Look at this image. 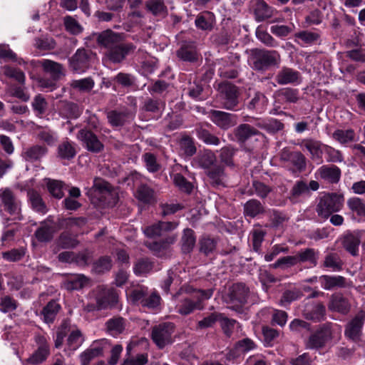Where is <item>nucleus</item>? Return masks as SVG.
I'll return each mask as SVG.
<instances>
[{"label":"nucleus","mask_w":365,"mask_h":365,"mask_svg":"<svg viewBox=\"0 0 365 365\" xmlns=\"http://www.w3.org/2000/svg\"><path fill=\"white\" fill-rule=\"evenodd\" d=\"M280 61L278 51L263 48L251 49L248 58L251 68L257 71H265L272 66H278Z\"/></svg>","instance_id":"nucleus-1"},{"label":"nucleus","mask_w":365,"mask_h":365,"mask_svg":"<svg viewBox=\"0 0 365 365\" xmlns=\"http://www.w3.org/2000/svg\"><path fill=\"white\" fill-rule=\"evenodd\" d=\"M344 203V197L342 194L324 193L319 197L315 210L319 217L328 219L333 213L339 212Z\"/></svg>","instance_id":"nucleus-2"},{"label":"nucleus","mask_w":365,"mask_h":365,"mask_svg":"<svg viewBox=\"0 0 365 365\" xmlns=\"http://www.w3.org/2000/svg\"><path fill=\"white\" fill-rule=\"evenodd\" d=\"M213 294L212 289H199L192 297H182L176 305V312L182 315L187 316L195 310L203 309L202 301L210 299Z\"/></svg>","instance_id":"nucleus-3"},{"label":"nucleus","mask_w":365,"mask_h":365,"mask_svg":"<svg viewBox=\"0 0 365 365\" xmlns=\"http://www.w3.org/2000/svg\"><path fill=\"white\" fill-rule=\"evenodd\" d=\"M129 296L133 304L154 311L160 309L162 299L157 291L149 292L148 287L140 286L133 289Z\"/></svg>","instance_id":"nucleus-4"},{"label":"nucleus","mask_w":365,"mask_h":365,"mask_svg":"<svg viewBox=\"0 0 365 365\" xmlns=\"http://www.w3.org/2000/svg\"><path fill=\"white\" fill-rule=\"evenodd\" d=\"M0 206L13 217V220H23L21 202L10 188L0 189Z\"/></svg>","instance_id":"nucleus-5"},{"label":"nucleus","mask_w":365,"mask_h":365,"mask_svg":"<svg viewBox=\"0 0 365 365\" xmlns=\"http://www.w3.org/2000/svg\"><path fill=\"white\" fill-rule=\"evenodd\" d=\"M332 339V324H321L305 341L304 345L308 349H320L324 348Z\"/></svg>","instance_id":"nucleus-6"},{"label":"nucleus","mask_w":365,"mask_h":365,"mask_svg":"<svg viewBox=\"0 0 365 365\" xmlns=\"http://www.w3.org/2000/svg\"><path fill=\"white\" fill-rule=\"evenodd\" d=\"M95 56V53L90 49L78 48L68 59L69 68L76 73H83L91 67Z\"/></svg>","instance_id":"nucleus-7"},{"label":"nucleus","mask_w":365,"mask_h":365,"mask_svg":"<svg viewBox=\"0 0 365 365\" xmlns=\"http://www.w3.org/2000/svg\"><path fill=\"white\" fill-rule=\"evenodd\" d=\"M175 331V325L171 322H164L153 328L151 338L159 349L173 342L172 334Z\"/></svg>","instance_id":"nucleus-8"},{"label":"nucleus","mask_w":365,"mask_h":365,"mask_svg":"<svg viewBox=\"0 0 365 365\" xmlns=\"http://www.w3.org/2000/svg\"><path fill=\"white\" fill-rule=\"evenodd\" d=\"M219 89L222 107L227 110H236L240 95L237 87L234 84L225 83L220 84Z\"/></svg>","instance_id":"nucleus-9"},{"label":"nucleus","mask_w":365,"mask_h":365,"mask_svg":"<svg viewBox=\"0 0 365 365\" xmlns=\"http://www.w3.org/2000/svg\"><path fill=\"white\" fill-rule=\"evenodd\" d=\"M249 293L250 289L244 283H235L229 288L227 302L234 304L232 309L238 311L247 302Z\"/></svg>","instance_id":"nucleus-10"},{"label":"nucleus","mask_w":365,"mask_h":365,"mask_svg":"<svg viewBox=\"0 0 365 365\" xmlns=\"http://www.w3.org/2000/svg\"><path fill=\"white\" fill-rule=\"evenodd\" d=\"M209 117L216 126L223 130H227L237 123V116L235 114L222 110H210Z\"/></svg>","instance_id":"nucleus-11"},{"label":"nucleus","mask_w":365,"mask_h":365,"mask_svg":"<svg viewBox=\"0 0 365 365\" xmlns=\"http://www.w3.org/2000/svg\"><path fill=\"white\" fill-rule=\"evenodd\" d=\"M35 341L38 348L27 359V362L32 365H38L43 363L50 354L49 345L44 336L36 335Z\"/></svg>","instance_id":"nucleus-12"},{"label":"nucleus","mask_w":365,"mask_h":365,"mask_svg":"<svg viewBox=\"0 0 365 365\" xmlns=\"http://www.w3.org/2000/svg\"><path fill=\"white\" fill-rule=\"evenodd\" d=\"M136 47L132 43H119L113 48L107 51L106 57L113 63H120L126 58L127 56L133 53Z\"/></svg>","instance_id":"nucleus-13"},{"label":"nucleus","mask_w":365,"mask_h":365,"mask_svg":"<svg viewBox=\"0 0 365 365\" xmlns=\"http://www.w3.org/2000/svg\"><path fill=\"white\" fill-rule=\"evenodd\" d=\"M77 138L80 140L86 148L94 153H98L103 150V144L99 140L96 135L87 128L78 131Z\"/></svg>","instance_id":"nucleus-14"},{"label":"nucleus","mask_w":365,"mask_h":365,"mask_svg":"<svg viewBox=\"0 0 365 365\" xmlns=\"http://www.w3.org/2000/svg\"><path fill=\"white\" fill-rule=\"evenodd\" d=\"M364 322L365 312L361 311L346 324L344 331L345 336L353 341L359 340Z\"/></svg>","instance_id":"nucleus-15"},{"label":"nucleus","mask_w":365,"mask_h":365,"mask_svg":"<svg viewBox=\"0 0 365 365\" xmlns=\"http://www.w3.org/2000/svg\"><path fill=\"white\" fill-rule=\"evenodd\" d=\"M108 121L112 127H122L130 123L134 118L132 112L126 108L111 110L106 114Z\"/></svg>","instance_id":"nucleus-16"},{"label":"nucleus","mask_w":365,"mask_h":365,"mask_svg":"<svg viewBox=\"0 0 365 365\" xmlns=\"http://www.w3.org/2000/svg\"><path fill=\"white\" fill-rule=\"evenodd\" d=\"M176 55L182 61L195 63L198 61L200 53L194 41H184L176 51Z\"/></svg>","instance_id":"nucleus-17"},{"label":"nucleus","mask_w":365,"mask_h":365,"mask_svg":"<svg viewBox=\"0 0 365 365\" xmlns=\"http://www.w3.org/2000/svg\"><path fill=\"white\" fill-rule=\"evenodd\" d=\"M302 314L307 320L319 322L324 320L326 308L322 302H307L304 305Z\"/></svg>","instance_id":"nucleus-18"},{"label":"nucleus","mask_w":365,"mask_h":365,"mask_svg":"<svg viewBox=\"0 0 365 365\" xmlns=\"http://www.w3.org/2000/svg\"><path fill=\"white\" fill-rule=\"evenodd\" d=\"M361 232L354 231L344 235L341 239V245L344 250L351 255H359V247L361 243Z\"/></svg>","instance_id":"nucleus-19"},{"label":"nucleus","mask_w":365,"mask_h":365,"mask_svg":"<svg viewBox=\"0 0 365 365\" xmlns=\"http://www.w3.org/2000/svg\"><path fill=\"white\" fill-rule=\"evenodd\" d=\"M63 287L68 291L79 290L88 286L90 279L83 274H66Z\"/></svg>","instance_id":"nucleus-20"},{"label":"nucleus","mask_w":365,"mask_h":365,"mask_svg":"<svg viewBox=\"0 0 365 365\" xmlns=\"http://www.w3.org/2000/svg\"><path fill=\"white\" fill-rule=\"evenodd\" d=\"M301 75L300 73L292 68L283 66L277 72L274 80L280 86L287 84H295L299 82Z\"/></svg>","instance_id":"nucleus-21"},{"label":"nucleus","mask_w":365,"mask_h":365,"mask_svg":"<svg viewBox=\"0 0 365 365\" xmlns=\"http://www.w3.org/2000/svg\"><path fill=\"white\" fill-rule=\"evenodd\" d=\"M37 63L42 67L43 72L49 74L54 80L59 81L65 76V68L60 63L49 59H42L38 61Z\"/></svg>","instance_id":"nucleus-22"},{"label":"nucleus","mask_w":365,"mask_h":365,"mask_svg":"<svg viewBox=\"0 0 365 365\" xmlns=\"http://www.w3.org/2000/svg\"><path fill=\"white\" fill-rule=\"evenodd\" d=\"M322 287L326 290L334 288H344L351 286V282L343 276L322 275L319 277Z\"/></svg>","instance_id":"nucleus-23"},{"label":"nucleus","mask_w":365,"mask_h":365,"mask_svg":"<svg viewBox=\"0 0 365 365\" xmlns=\"http://www.w3.org/2000/svg\"><path fill=\"white\" fill-rule=\"evenodd\" d=\"M122 41L123 36L121 34L109 29L99 33L97 37L98 45L106 48L108 51Z\"/></svg>","instance_id":"nucleus-24"},{"label":"nucleus","mask_w":365,"mask_h":365,"mask_svg":"<svg viewBox=\"0 0 365 365\" xmlns=\"http://www.w3.org/2000/svg\"><path fill=\"white\" fill-rule=\"evenodd\" d=\"M317 174L324 181L331 184H336L340 180L341 171L334 165H325L318 168Z\"/></svg>","instance_id":"nucleus-25"},{"label":"nucleus","mask_w":365,"mask_h":365,"mask_svg":"<svg viewBox=\"0 0 365 365\" xmlns=\"http://www.w3.org/2000/svg\"><path fill=\"white\" fill-rule=\"evenodd\" d=\"M118 295L116 291L113 289H101L96 297L97 308L98 309H106L117 303Z\"/></svg>","instance_id":"nucleus-26"},{"label":"nucleus","mask_w":365,"mask_h":365,"mask_svg":"<svg viewBox=\"0 0 365 365\" xmlns=\"http://www.w3.org/2000/svg\"><path fill=\"white\" fill-rule=\"evenodd\" d=\"M233 133L239 143H245L250 138L258 135L260 133L255 127L248 123H242L234 129Z\"/></svg>","instance_id":"nucleus-27"},{"label":"nucleus","mask_w":365,"mask_h":365,"mask_svg":"<svg viewBox=\"0 0 365 365\" xmlns=\"http://www.w3.org/2000/svg\"><path fill=\"white\" fill-rule=\"evenodd\" d=\"M266 212L264 206L257 199H250L243 205V214L245 217L255 218L264 215Z\"/></svg>","instance_id":"nucleus-28"},{"label":"nucleus","mask_w":365,"mask_h":365,"mask_svg":"<svg viewBox=\"0 0 365 365\" xmlns=\"http://www.w3.org/2000/svg\"><path fill=\"white\" fill-rule=\"evenodd\" d=\"M27 197L31 208L35 212L42 215L48 212V207L38 192L34 189L29 190Z\"/></svg>","instance_id":"nucleus-29"},{"label":"nucleus","mask_w":365,"mask_h":365,"mask_svg":"<svg viewBox=\"0 0 365 365\" xmlns=\"http://www.w3.org/2000/svg\"><path fill=\"white\" fill-rule=\"evenodd\" d=\"M298 145L302 148H305L311 155L312 159L319 158L323 153L322 147L323 144L313 138L303 139Z\"/></svg>","instance_id":"nucleus-30"},{"label":"nucleus","mask_w":365,"mask_h":365,"mask_svg":"<svg viewBox=\"0 0 365 365\" xmlns=\"http://www.w3.org/2000/svg\"><path fill=\"white\" fill-rule=\"evenodd\" d=\"M75 145L71 141H62L57 148V157L61 160H72L77 153Z\"/></svg>","instance_id":"nucleus-31"},{"label":"nucleus","mask_w":365,"mask_h":365,"mask_svg":"<svg viewBox=\"0 0 365 365\" xmlns=\"http://www.w3.org/2000/svg\"><path fill=\"white\" fill-rule=\"evenodd\" d=\"M48 152V148L43 145H35L24 150L22 156L25 160L35 162L40 160Z\"/></svg>","instance_id":"nucleus-32"},{"label":"nucleus","mask_w":365,"mask_h":365,"mask_svg":"<svg viewBox=\"0 0 365 365\" xmlns=\"http://www.w3.org/2000/svg\"><path fill=\"white\" fill-rule=\"evenodd\" d=\"M58 110L60 114L67 118L76 119L81 114V110L76 103L66 101L59 102Z\"/></svg>","instance_id":"nucleus-33"},{"label":"nucleus","mask_w":365,"mask_h":365,"mask_svg":"<svg viewBox=\"0 0 365 365\" xmlns=\"http://www.w3.org/2000/svg\"><path fill=\"white\" fill-rule=\"evenodd\" d=\"M274 9L269 6L264 0H259L256 3L254 14L257 22L265 21L273 16Z\"/></svg>","instance_id":"nucleus-34"},{"label":"nucleus","mask_w":365,"mask_h":365,"mask_svg":"<svg viewBox=\"0 0 365 365\" xmlns=\"http://www.w3.org/2000/svg\"><path fill=\"white\" fill-rule=\"evenodd\" d=\"M106 331L113 336L122 334L125 328V322L123 317H114L106 322Z\"/></svg>","instance_id":"nucleus-35"},{"label":"nucleus","mask_w":365,"mask_h":365,"mask_svg":"<svg viewBox=\"0 0 365 365\" xmlns=\"http://www.w3.org/2000/svg\"><path fill=\"white\" fill-rule=\"evenodd\" d=\"M330 310L346 314L350 310L349 301L341 294H333L329 305Z\"/></svg>","instance_id":"nucleus-36"},{"label":"nucleus","mask_w":365,"mask_h":365,"mask_svg":"<svg viewBox=\"0 0 365 365\" xmlns=\"http://www.w3.org/2000/svg\"><path fill=\"white\" fill-rule=\"evenodd\" d=\"M103 352V347L100 344H93L89 349H87L80 355L81 365H88L95 358L101 356Z\"/></svg>","instance_id":"nucleus-37"},{"label":"nucleus","mask_w":365,"mask_h":365,"mask_svg":"<svg viewBox=\"0 0 365 365\" xmlns=\"http://www.w3.org/2000/svg\"><path fill=\"white\" fill-rule=\"evenodd\" d=\"M295 256L298 264L309 262L315 267L317 264L319 252L313 248H306L300 250Z\"/></svg>","instance_id":"nucleus-38"},{"label":"nucleus","mask_w":365,"mask_h":365,"mask_svg":"<svg viewBox=\"0 0 365 365\" xmlns=\"http://www.w3.org/2000/svg\"><path fill=\"white\" fill-rule=\"evenodd\" d=\"M135 197L144 204H153L156 202L154 190L146 185H140L137 188Z\"/></svg>","instance_id":"nucleus-39"},{"label":"nucleus","mask_w":365,"mask_h":365,"mask_svg":"<svg viewBox=\"0 0 365 365\" xmlns=\"http://www.w3.org/2000/svg\"><path fill=\"white\" fill-rule=\"evenodd\" d=\"M195 133L197 137L207 145H218L220 143V138L212 134L201 124L196 125Z\"/></svg>","instance_id":"nucleus-40"},{"label":"nucleus","mask_w":365,"mask_h":365,"mask_svg":"<svg viewBox=\"0 0 365 365\" xmlns=\"http://www.w3.org/2000/svg\"><path fill=\"white\" fill-rule=\"evenodd\" d=\"M343 265L344 262L336 252H329L324 257L323 267L331 269L332 272L342 270Z\"/></svg>","instance_id":"nucleus-41"},{"label":"nucleus","mask_w":365,"mask_h":365,"mask_svg":"<svg viewBox=\"0 0 365 365\" xmlns=\"http://www.w3.org/2000/svg\"><path fill=\"white\" fill-rule=\"evenodd\" d=\"M61 309L60 304L55 300L50 301L43 309L41 314L46 323H52Z\"/></svg>","instance_id":"nucleus-42"},{"label":"nucleus","mask_w":365,"mask_h":365,"mask_svg":"<svg viewBox=\"0 0 365 365\" xmlns=\"http://www.w3.org/2000/svg\"><path fill=\"white\" fill-rule=\"evenodd\" d=\"M237 149L231 145H226L220 150L219 158L223 165L228 167H234L233 158Z\"/></svg>","instance_id":"nucleus-43"},{"label":"nucleus","mask_w":365,"mask_h":365,"mask_svg":"<svg viewBox=\"0 0 365 365\" xmlns=\"http://www.w3.org/2000/svg\"><path fill=\"white\" fill-rule=\"evenodd\" d=\"M308 193V184L304 180H297L290 191L289 199L292 203H295L298 201L299 197Z\"/></svg>","instance_id":"nucleus-44"},{"label":"nucleus","mask_w":365,"mask_h":365,"mask_svg":"<svg viewBox=\"0 0 365 365\" xmlns=\"http://www.w3.org/2000/svg\"><path fill=\"white\" fill-rule=\"evenodd\" d=\"M196 238L194 231L189 228L185 229L181 238L182 252L184 253H190L193 250Z\"/></svg>","instance_id":"nucleus-45"},{"label":"nucleus","mask_w":365,"mask_h":365,"mask_svg":"<svg viewBox=\"0 0 365 365\" xmlns=\"http://www.w3.org/2000/svg\"><path fill=\"white\" fill-rule=\"evenodd\" d=\"M332 138L341 145H345L355 140V133L352 129H337L332 133Z\"/></svg>","instance_id":"nucleus-46"},{"label":"nucleus","mask_w":365,"mask_h":365,"mask_svg":"<svg viewBox=\"0 0 365 365\" xmlns=\"http://www.w3.org/2000/svg\"><path fill=\"white\" fill-rule=\"evenodd\" d=\"M252 190L250 195L255 194L260 199H265L272 192L273 189L264 182L255 180L252 182Z\"/></svg>","instance_id":"nucleus-47"},{"label":"nucleus","mask_w":365,"mask_h":365,"mask_svg":"<svg viewBox=\"0 0 365 365\" xmlns=\"http://www.w3.org/2000/svg\"><path fill=\"white\" fill-rule=\"evenodd\" d=\"M53 232V227L42 222L41 227L36 230L34 235L38 242H46L52 240Z\"/></svg>","instance_id":"nucleus-48"},{"label":"nucleus","mask_w":365,"mask_h":365,"mask_svg":"<svg viewBox=\"0 0 365 365\" xmlns=\"http://www.w3.org/2000/svg\"><path fill=\"white\" fill-rule=\"evenodd\" d=\"M145 7L155 16H164L167 14V8L161 0H147Z\"/></svg>","instance_id":"nucleus-49"},{"label":"nucleus","mask_w":365,"mask_h":365,"mask_svg":"<svg viewBox=\"0 0 365 365\" xmlns=\"http://www.w3.org/2000/svg\"><path fill=\"white\" fill-rule=\"evenodd\" d=\"M153 267V262L148 258H140L135 262L133 272L136 275L141 276L150 272Z\"/></svg>","instance_id":"nucleus-50"},{"label":"nucleus","mask_w":365,"mask_h":365,"mask_svg":"<svg viewBox=\"0 0 365 365\" xmlns=\"http://www.w3.org/2000/svg\"><path fill=\"white\" fill-rule=\"evenodd\" d=\"M207 175L212 185L215 186L222 185L225 177L224 168L222 165H216L209 170Z\"/></svg>","instance_id":"nucleus-51"},{"label":"nucleus","mask_w":365,"mask_h":365,"mask_svg":"<svg viewBox=\"0 0 365 365\" xmlns=\"http://www.w3.org/2000/svg\"><path fill=\"white\" fill-rule=\"evenodd\" d=\"M93 187L101 195V197L104 198L105 202L108 204L110 202L106 201L107 198L109 196L113 197L115 195V193L113 192L111 185L103 180H95Z\"/></svg>","instance_id":"nucleus-52"},{"label":"nucleus","mask_w":365,"mask_h":365,"mask_svg":"<svg viewBox=\"0 0 365 365\" xmlns=\"http://www.w3.org/2000/svg\"><path fill=\"white\" fill-rule=\"evenodd\" d=\"M290 164L293 166L292 172L301 173L305 170L307 168V158L299 151L293 152Z\"/></svg>","instance_id":"nucleus-53"},{"label":"nucleus","mask_w":365,"mask_h":365,"mask_svg":"<svg viewBox=\"0 0 365 365\" xmlns=\"http://www.w3.org/2000/svg\"><path fill=\"white\" fill-rule=\"evenodd\" d=\"M95 83L91 77L84 78L79 80H73L70 86L81 92H89L94 87Z\"/></svg>","instance_id":"nucleus-54"},{"label":"nucleus","mask_w":365,"mask_h":365,"mask_svg":"<svg viewBox=\"0 0 365 365\" xmlns=\"http://www.w3.org/2000/svg\"><path fill=\"white\" fill-rule=\"evenodd\" d=\"M1 71L4 75L6 77L14 78L20 84H24L25 74L19 68H16L9 66H4L1 67Z\"/></svg>","instance_id":"nucleus-55"},{"label":"nucleus","mask_w":365,"mask_h":365,"mask_svg":"<svg viewBox=\"0 0 365 365\" xmlns=\"http://www.w3.org/2000/svg\"><path fill=\"white\" fill-rule=\"evenodd\" d=\"M220 327L222 329L223 333L227 337H230L234 331L235 326L237 322L236 320L232 319H229L224 315V314L220 313V317L219 318V321Z\"/></svg>","instance_id":"nucleus-56"},{"label":"nucleus","mask_w":365,"mask_h":365,"mask_svg":"<svg viewBox=\"0 0 365 365\" xmlns=\"http://www.w3.org/2000/svg\"><path fill=\"white\" fill-rule=\"evenodd\" d=\"M278 96L285 102L295 103L298 101L299 90L292 88H284L277 91Z\"/></svg>","instance_id":"nucleus-57"},{"label":"nucleus","mask_w":365,"mask_h":365,"mask_svg":"<svg viewBox=\"0 0 365 365\" xmlns=\"http://www.w3.org/2000/svg\"><path fill=\"white\" fill-rule=\"evenodd\" d=\"M324 152L328 163H342L344 160L342 153L331 146L324 145Z\"/></svg>","instance_id":"nucleus-58"},{"label":"nucleus","mask_w":365,"mask_h":365,"mask_svg":"<svg viewBox=\"0 0 365 365\" xmlns=\"http://www.w3.org/2000/svg\"><path fill=\"white\" fill-rule=\"evenodd\" d=\"M179 144L181 150H182L185 155L192 156L196 153L197 149L191 137L188 135L182 136Z\"/></svg>","instance_id":"nucleus-59"},{"label":"nucleus","mask_w":365,"mask_h":365,"mask_svg":"<svg viewBox=\"0 0 365 365\" xmlns=\"http://www.w3.org/2000/svg\"><path fill=\"white\" fill-rule=\"evenodd\" d=\"M112 267V260L110 257L103 256L96 260L93 264V271L101 274L109 271Z\"/></svg>","instance_id":"nucleus-60"},{"label":"nucleus","mask_w":365,"mask_h":365,"mask_svg":"<svg viewBox=\"0 0 365 365\" xmlns=\"http://www.w3.org/2000/svg\"><path fill=\"white\" fill-rule=\"evenodd\" d=\"M46 185L49 193L53 197L61 199L63 197V182L56 180H48Z\"/></svg>","instance_id":"nucleus-61"},{"label":"nucleus","mask_w":365,"mask_h":365,"mask_svg":"<svg viewBox=\"0 0 365 365\" xmlns=\"http://www.w3.org/2000/svg\"><path fill=\"white\" fill-rule=\"evenodd\" d=\"M83 341V338L80 330H73L67 339V345L71 350H76Z\"/></svg>","instance_id":"nucleus-62"},{"label":"nucleus","mask_w":365,"mask_h":365,"mask_svg":"<svg viewBox=\"0 0 365 365\" xmlns=\"http://www.w3.org/2000/svg\"><path fill=\"white\" fill-rule=\"evenodd\" d=\"M215 160V155L211 150H205L197 157L198 164L202 168H210Z\"/></svg>","instance_id":"nucleus-63"},{"label":"nucleus","mask_w":365,"mask_h":365,"mask_svg":"<svg viewBox=\"0 0 365 365\" xmlns=\"http://www.w3.org/2000/svg\"><path fill=\"white\" fill-rule=\"evenodd\" d=\"M39 140L46 143L48 145H53L57 141V135L55 132L48 128H43L37 133Z\"/></svg>","instance_id":"nucleus-64"}]
</instances>
